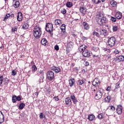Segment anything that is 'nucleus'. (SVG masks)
I'll return each mask as SVG.
<instances>
[{
  "instance_id": "58836bf2",
  "label": "nucleus",
  "mask_w": 124,
  "mask_h": 124,
  "mask_svg": "<svg viewBox=\"0 0 124 124\" xmlns=\"http://www.w3.org/2000/svg\"><path fill=\"white\" fill-rule=\"evenodd\" d=\"M106 102H110L111 100V97L110 96H108L105 98Z\"/></svg>"
},
{
  "instance_id": "423d86ee",
  "label": "nucleus",
  "mask_w": 124,
  "mask_h": 124,
  "mask_svg": "<svg viewBox=\"0 0 124 124\" xmlns=\"http://www.w3.org/2000/svg\"><path fill=\"white\" fill-rule=\"evenodd\" d=\"M116 42V38L114 37H111L108 38L107 41V46L108 47H113L115 46V43Z\"/></svg>"
},
{
  "instance_id": "6e6552de",
  "label": "nucleus",
  "mask_w": 124,
  "mask_h": 124,
  "mask_svg": "<svg viewBox=\"0 0 124 124\" xmlns=\"http://www.w3.org/2000/svg\"><path fill=\"white\" fill-rule=\"evenodd\" d=\"M21 95L16 96V95H14L12 96V101L13 103H16V101H21Z\"/></svg>"
},
{
  "instance_id": "603ef678",
  "label": "nucleus",
  "mask_w": 124,
  "mask_h": 124,
  "mask_svg": "<svg viewBox=\"0 0 124 124\" xmlns=\"http://www.w3.org/2000/svg\"><path fill=\"white\" fill-rule=\"evenodd\" d=\"M53 99H55V101H59L60 99H59V96H55L53 97Z\"/></svg>"
},
{
  "instance_id": "37998d69",
  "label": "nucleus",
  "mask_w": 124,
  "mask_h": 124,
  "mask_svg": "<svg viewBox=\"0 0 124 124\" xmlns=\"http://www.w3.org/2000/svg\"><path fill=\"white\" fill-rule=\"evenodd\" d=\"M9 17H10V14H7L6 15L3 21H6V20H7V19H8L9 18Z\"/></svg>"
},
{
  "instance_id": "13d9d810",
  "label": "nucleus",
  "mask_w": 124,
  "mask_h": 124,
  "mask_svg": "<svg viewBox=\"0 0 124 124\" xmlns=\"http://www.w3.org/2000/svg\"><path fill=\"white\" fill-rule=\"evenodd\" d=\"M87 39H88V38L84 36H82L81 37V40L83 41H85V40H87Z\"/></svg>"
},
{
  "instance_id": "7c9ffc66",
  "label": "nucleus",
  "mask_w": 124,
  "mask_h": 124,
  "mask_svg": "<svg viewBox=\"0 0 124 124\" xmlns=\"http://www.w3.org/2000/svg\"><path fill=\"white\" fill-rule=\"evenodd\" d=\"M47 43V40L46 38H43L41 40V44L43 45V46H46Z\"/></svg>"
},
{
  "instance_id": "79ce46f5",
  "label": "nucleus",
  "mask_w": 124,
  "mask_h": 124,
  "mask_svg": "<svg viewBox=\"0 0 124 124\" xmlns=\"http://www.w3.org/2000/svg\"><path fill=\"white\" fill-rule=\"evenodd\" d=\"M97 118H98V119H99V120H101V119H103V113L99 114L97 116Z\"/></svg>"
},
{
  "instance_id": "e433bc0d",
  "label": "nucleus",
  "mask_w": 124,
  "mask_h": 124,
  "mask_svg": "<svg viewBox=\"0 0 124 124\" xmlns=\"http://www.w3.org/2000/svg\"><path fill=\"white\" fill-rule=\"evenodd\" d=\"M110 4L112 6V7H117L116 1H111L110 2Z\"/></svg>"
},
{
  "instance_id": "a18cd8bd",
  "label": "nucleus",
  "mask_w": 124,
  "mask_h": 124,
  "mask_svg": "<svg viewBox=\"0 0 124 124\" xmlns=\"http://www.w3.org/2000/svg\"><path fill=\"white\" fill-rule=\"evenodd\" d=\"M39 117H40V119H43V118H46L45 115H44V114H43V113L42 112H41L40 114Z\"/></svg>"
},
{
  "instance_id": "09e8293b",
  "label": "nucleus",
  "mask_w": 124,
  "mask_h": 124,
  "mask_svg": "<svg viewBox=\"0 0 124 124\" xmlns=\"http://www.w3.org/2000/svg\"><path fill=\"white\" fill-rule=\"evenodd\" d=\"M61 13L62 14H65V13H66V9L63 8L61 11Z\"/></svg>"
},
{
  "instance_id": "c85d7f7f",
  "label": "nucleus",
  "mask_w": 124,
  "mask_h": 124,
  "mask_svg": "<svg viewBox=\"0 0 124 124\" xmlns=\"http://www.w3.org/2000/svg\"><path fill=\"white\" fill-rule=\"evenodd\" d=\"M9 82V79L7 78H5L4 80L3 81V85L5 86H7L8 85V82Z\"/></svg>"
},
{
  "instance_id": "412c9836",
  "label": "nucleus",
  "mask_w": 124,
  "mask_h": 124,
  "mask_svg": "<svg viewBox=\"0 0 124 124\" xmlns=\"http://www.w3.org/2000/svg\"><path fill=\"white\" fill-rule=\"evenodd\" d=\"M85 82H86V79H85L84 78H82L81 79H78L77 81V85H78V86H82V84L85 83Z\"/></svg>"
},
{
  "instance_id": "2eb2a0df",
  "label": "nucleus",
  "mask_w": 124,
  "mask_h": 124,
  "mask_svg": "<svg viewBox=\"0 0 124 124\" xmlns=\"http://www.w3.org/2000/svg\"><path fill=\"white\" fill-rule=\"evenodd\" d=\"M78 51L79 52H83V51H85L87 48H88V46H87L85 45H78Z\"/></svg>"
},
{
  "instance_id": "f3484780",
  "label": "nucleus",
  "mask_w": 124,
  "mask_h": 124,
  "mask_svg": "<svg viewBox=\"0 0 124 124\" xmlns=\"http://www.w3.org/2000/svg\"><path fill=\"white\" fill-rule=\"evenodd\" d=\"M13 6H14L15 8H18V7L20 6L19 0H13Z\"/></svg>"
},
{
  "instance_id": "774afa93",
  "label": "nucleus",
  "mask_w": 124,
  "mask_h": 124,
  "mask_svg": "<svg viewBox=\"0 0 124 124\" xmlns=\"http://www.w3.org/2000/svg\"><path fill=\"white\" fill-rule=\"evenodd\" d=\"M91 90L92 92H95L97 90V89H91Z\"/></svg>"
},
{
  "instance_id": "1a4fd4ad",
  "label": "nucleus",
  "mask_w": 124,
  "mask_h": 124,
  "mask_svg": "<svg viewBox=\"0 0 124 124\" xmlns=\"http://www.w3.org/2000/svg\"><path fill=\"white\" fill-rule=\"evenodd\" d=\"M92 53H91V51L90 50L85 49V50H84L82 52V55L83 57H84V58H90L91 56H92Z\"/></svg>"
},
{
  "instance_id": "0e129e2a",
  "label": "nucleus",
  "mask_w": 124,
  "mask_h": 124,
  "mask_svg": "<svg viewBox=\"0 0 124 124\" xmlns=\"http://www.w3.org/2000/svg\"><path fill=\"white\" fill-rule=\"evenodd\" d=\"M95 57L97 58V57H98V55H93V58H95Z\"/></svg>"
},
{
  "instance_id": "4be33fe9",
  "label": "nucleus",
  "mask_w": 124,
  "mask_h": 124,
  "mask_svg": "<svg viewBox=\"0 0 124 124\" xmlns=\"http://www.w3.org/2000/svg\"><path fill=\"white\" fill-rule=\"evenodd\" d=\"M3 122H4V115L0 111V124H2Z\"/></svg>"
},
{
  "instance_id": "9d476101",
  "label": "nucleus",
  "mask_w": 124,
  "mask_h": 124,
  "mask_svg": "<svg viewBox=\"0 0 124 124\" xmlns=\"http://www.w3.org/2000/svg\"><path fill=\"white\" fill-rule=\"evenodd\" d=\"M51 69L54 71L55 73H60L62 71L61 68L59 67L53 66L50 67Z\"/></svg>"
},
{
  "instance_id": "c756f323",
  "label": "nucleus",
  "mask_w": 124,
  "mask_h": 124,
  "mask_svg": "<svg viewBox=\"0 0 124 124\" xmlns=\"http://www.w3.org/2000/svg\"><path fill=\"white\" fill-rule=\"evenodd\" d=\"M74 44L72 42H69L67 44V48H73Z\"/></svg>"
},
{
  "instance_id": "5fc2aeb1",
  "label": "nucleus",
  "mask_w": 124,
  "mask_h": 124,
  "mask_svg": "<svg viewBox=\"0 0 124 124\" xmlns=\"http://www.w3.org/2000/svg\"><path fill=\"white\" fill-rule=\"evenodd\" d=\"M93 51H94V52H97L98 50V47H96V46H93Z\"/></svg>"
},
{
  "instance_id": "f03ea898",
  "label": "nucleus",
  "mask_w": 124,
  "mask_h": 124,
  "mask_svg": "<svg viewBox=\"0 0 124 124\" xmlns=\"http://www.w3.org/2000/svg\"><path fill=\"white\" fill-rule=\"evenodd\" d=\"M32 32L33 35L35 38H36V39L40 38L42 34V30L39 25H36L34 27Z\"/></svg>"
},
{
  "instance_id": "473e14b6",
  "label": "nucleus",
  "mask_w": 124,
  "mask_h": 124,
  "mask_svg": "<svg viewBox=\"0 0 124 124\" xmlns=\"http://www.w3.org/2000/svg\"><path fill=\"white\" fill-rule=\"evenodd\" d=\"M62 23V21L61 19H56L55 20V24L56 25H61Z\"/></svg>"
},
{
  "instance_id": "4468645a",
  "label": "nucleus",
  "mask_w": 124,
  "mask_h": 124,
  "mask_svg": "<svg viewBox=\"0 0 124 124\" xmlns=\"http://www.w3.org/2000/svg\"><path fill=\"white\" fill-rule=\"evenodd\" d=\"M70 98L73 101L74 104H77V102H78V100H77V98H76L74 94H71Z\"/></svg>"
},
{
  "instance_id": "5701e85b",
  "label": "nucleus",
  "mask_w": 124,
  "mask_h": 124,
  "mask_svg": "<svg viewBox=\"0 0 124 124\" xmlns=\"http://www.w3.org/2000/svg\"><path fill=\"white\" fill-rule=\"evenodd\" d=\"M66 25L64 24H62L60 27V29L61 30V32L63 33L64 34L65 33V28H66Z\"/></svg>"
},
{
  "instance_id": "338daca9",
  "label": "nucleus",
  "mask_w": 124,
  "mask_h": 124,
  "mask_svg": "<svg viewBox=\"0 0 124 124\" xmlns=\"http://www.w3.org/2000/svg\"><path fill=\"white\" fill-rule=\"evenodd\" d=\"M10 16L11 17V18H14V14H12L10 15Z\"/></svg>"
},
{
  "instance_id": "de8ad7c7",
  "label": "nucleus",
  "mask_w": 124,
  "mask_h": 124,
  "mask_svg": "<svg viewBox=\"0 0 124 124\" xmlns=\"http://www.w3.org/2000/svg\"><path fill=\"white\" fill-rule=\"evenodd\" d=\"M54 49L56 51H59V50H60V47H59V46L58 45H56L54 46Z\"/></svg>"
},
{
  "instance_id": "69168bd1",
  "label": "nucleus",
  "mask_w": 124,
  "mask_h": 124,
  "mask_svg": "<svg viewBox=\"0 0 124 124\" xmlns=\"http://www.w3.org/2000/svg\"><path fill=\"white\" fill-rule=\"evenodd\" d=\"M73 37H74L75 38H76V37H77V35L74 34H73Z\"/></svg>"
},
{
  "instance_id": "e2e57ef3",
  "label": "nucleus",
  "mask_w": 124,
  "mask_h": 124,
  "mask_svg": "<svg viewBox=\"0 0 124 124\" xmlns=\"http://www.w3.org/2000/svg\"><path fill=\"white\" fill-rule=\"evenodd\" d=\"M103 50H104V52H106V51H108V48H105L103 49Z\"/></svg>"
},
{
  "instance_id": "ddd939ff",
  "label": "nucleus",
  "mask_w": 124,
  "mask_h": 124,
  "mask_svg": "<svg viewBox=\"0 0 124 124\" xmlns=\"http://www.w3.org/2000/svg\"><path fill=\"white\" fill-rule=\"evenodd\" d=\"M107 30L105 29H100L99 31L100 36H102L103 37L106 36V35H107Z\"/></svg>"
},
{
  "instance_id": "3c124183",
  "label": "nucleus",
  "mask_w": 124,
  "mask_h": 124,
  "mask_svg": "<svg viewBox=\"0 0 124 124\" xmlns=\"http://www.w3.org/2000/svg\"><path fill=\"white\" fill-rule=\"evenodd\" d=\"M112 30L113 31H118V27L117 26H113Z\"/></svg>"
},
{
  "instance_id": "a211bd4d",
  "label": "nucleus",
  "mask_w": 124,
  "mask_h": 124,
  "mask_svg": "<svg viewBox=\"0 0 124 124\" xmlns=\"http://www.w3.org/2000/svg\"><path fill=\"white\" fill-rule=\"evenodd\" d=\"M79 12L84 14V15H86V14H87V8L85 7H80L79 8Z\"/></svg>"
},
{
  "instance_id": "680f3d73",
  "label": "nucleus",
  "mask_w": 124,
  "mask_h": 124,
  "mask_svg": "<svg viewBox=\"0 0 124 124\" xmlns=\"http://www.w3.org/2000/svg\"><path fill=\"white\" fill-rule=\"evenodd\" d=\"M35 95L36 96H38V94H39V92H35L34 93Z\"/></svg>"
},
{
  "instance_id": "4c0bfd02",
  "label": "nucleus",
  "mask_w": 124,
  "mask_h": 124,
  "mask_svg": "<svg viewBox=\"0 0 124 124\" xmlns=\"http://www.w3.org/2000/svg\"><path fill=\"white\" fill-rule=\"evenodd\" d=\"M18 30V27L15 26L13 27L12 29V32H15V31H17Z\"/></svg>"
},
{
  "instance_id": "ea45409f",
  "label": "nucleus",
  "mask_w": 124,
  "mask_h": 124,
  "mask_svg": "<svg viewBox=\"0 0 124 124\" xmlns=\"http://www.w3.org/2000/svg\"><path fill=\"white\" fill-rule=\"evenodd\" d=\"M92 1L95 4H98V3H100V2H101V0H92Z\"/></svg>"
},
{
  "instance_id": "a19ab883",
  "label": "nucleus",
  "mask_w": 124,
  "mask_h": 124,
  "mask_svg": "<svg viewBox=\"0 0 124 124\" xmlns=\"http://www.w3.org/2000/svg\"><path fill=\"white\" fill-rule=\"evenodd\" d=\"M4 79V78H3V76H1L0 77V85H2V83H3Z\"/></svg>"
},
{
  "instance_id": "c03bdc74",
  "label": "nucleus",
  "mask_w": 124,
  "mask_h": 124,
  "mask_svg": "<svg viewBox=\"0 0 124 124\" xmlns=\"http://www.w3.org/2000/svg\"><path fill=\"white\" fill-rule=\"evenodd\" d=\"M43 79H44V77L43 76H41L40 78L39 83H43Z\"/></svg>"
},
{
  "instance_id": "bb28decb",
  "label": "nucleus",
  "mask_w": 124,
  "mask_h": 124,
  "mask_svg": "<svg viewBox=\"0 0 124 124\" xmlns=\"http://www.w3.org/2000/svg\"><path fill=\"white\" fill-rule=\"evenodd\" d=\"M73 6V3H72V2L67 1L66 3V6L68 8H71V7H72Z\"/></svg>"
},
{
  "instance_id": "cd10ccee",
  "label": "nucleus",
  "mask_w": 124,
  "mask_h": 124,
  "mask_svg": "<svg viewBox=\"0 0 124 124\" xmlns=\"http://www.w3.org/2000/svg\"><path fill=\"white\" fill-rule=\"evenodd\" d=\"M25 106H26V104L24 103H20L18 106V108L20 110H23L24 108H25Z\"/></svg>"
},
{
  "instance_id": "bf43d9fd",
  "label": "nucleus",
  "mask_w": 124,
  "mask_h": 124,
  "mask_svg": "<svg viewBox=\"0 0 124 124\" xmlns=\"http://www.w3.org/2000/svg\"><path fill=\"white\" fill-rule=\"evenodd\" d=\"M113 53L115 54V55H118V54H119V50H118V49H115Z\"/></svg>"
},
{
  "instance_id": "9b49d317",
  "label": "nucleus",
  "mask_w": 124,
  "mask_h": 124,
  "mask_svg": "<svg viewBox=\"0 0 124 124\" xmlns=\"http://www.w3.org/2000/svg\"><path fill=\"white\" fill-rule=\"evenodd\" d=\"M65 104L68 106V107H70L72 105V102L71 101V99L70 97H68L65 98Z\"/></svg>"
},
{
  "instance_id": "c9c22d12",
  "label": "nucleus",
  "mask_w": 124,
  "mask_h": 124,
  "mask_svg": "<svg viewBox=\"0 0 124 124\" xmlns=\"http://www.w3.org/2000/svg\"><path fill=\"white\" fill-rule=\"evenodd\" d=\"M22 28L24 30H27V29H29V24L27 23H24Z\"/></svg>"
},
{
  "instance_id": "49530a36",
  "label": "nucleus",
  "mask_w": 124,
  "mask_h": 124,
  "mask_svg": "<svg viewBox=\"0 0 124 124\" xmlns=\"http://www.w3.org/2000/svg\"><path fill=\"white\" fill-rule=\"evenodd\" d=\"M16 74H17V72H16V71L15 70H13L12 72V75L13 76H15V75H16Z\"/></svg>"
},
{
  "instance_id": "052dcab7",
  "label": "nucleus",
  "mask_w": 124,
  "mask_h": 124,
  "mask_svg": "<svg viewBox=\"0 0 124 124\" xmlns=\"http://www.w3.org/2000/svg\"><path fill=\"white\" fill-rule=\"evenodd\" d=\"M120 88V84H116L115 86V89H119Z\"/></svg>"
},
{
  "instance_id": "39448f33",
  "label": "nucleus",
  "mask_w": 124,
  "mask_h": 124,
  "mask_svg": "<svg viewBox=\"0 0 124 124\" xmlns=\"http://www.w3.org/2000/svg\"><path fill=\"white\" fill-rule=\"evenodd\" d=\"M46 78L48 81H54L55 80V73L52 71H48L46 73Z\"/></svg>"
},
{
  "instance_id": "0eeeda50",
  "label": "nucleus",
  "mask_w": 124,
  "mask_h": 124,
  "mask_svg": "<svg viewBox=\"0 0 124 124\" xmlns=\"http://www.w3.org/2000/svg\"><path fill=\"white\" fill-rule=\"evenodd\" d=\"M46 31L49 32L51 36H53V33H52V31H53V24L50 23L46 24Z\"/></svg>"
},
{
  "instance_id": "20e7f679",
  "label": "nucleus",
  "mask_w": 124,
  "mask_h": 124,
  "mask_svg": "<svg viewBox=\"0 0 124 124\" xmlns=\"http://www.w3.org/2000/svg\"><path fill=\"white\" fill-rule=\"evenodd\" d=\"M103 93H104V91L102 88H98L96 92L95 93V98L98 100V99H100L101 97H102V95H103Z\"/></svg>"
},
{
  "instance_id": "393cba45",
  "label": "nucleus",
  "mask_w": 124,
  "mask_h": 124,
  "mask_svg": "<svg viewBox=\"0 0 124 124\" xmlns=\"http://www.w3.org/2000/svg\"><path fill=\"white\" fill-rule=\"evenodd\" d=\"M69 82L70 87H72V86L75 84V79L74 78H72L69 80Z\"/></svg>"
},
{
  "instance_id": "72a5a7b5",
  "label": "nucleus",
  "mask_w": 124,
  "mask_h": 124,
  "mask_svg": "<svg viewBox=\"0 0 124 124\" xmlns=\"http://www.w3.org/2000/svg\"><path fill=\"white\" fill-rule=\"evenodd\" d=\"M92 34H93V35H94V36H96V37H100L99 33L96 32V31H93L92 32Z\"/></svg>"
},
{
  "instance_id": "7ed1b4c3",
  "label": "nucleus",
  "mask_w": 124,
  "mask_h": 124,
  "mask_svg": "<svg viewBox=\"0 0 124 124\" xmlns=\"http://www.w3.org/2000/svg\"><path fill=\"white\" fill-rule=\"evenodd\" d=\"M100 84H101V81H100L99 78H95L93 82V86H92L91 89L98 90V89L100 88H99L100 87Z\"/></svg>"
},
{
  "instance_id": "f8f14e48",
  "label": "nucleus",
  "mask_w": 124,
  "mask_h": 124,
  "mask_svg": "<svg viewBox=\"0 0 124 124\" xmlns=\"http://www.w3.org/2000/svg\"><path fill=\"white\" fill-rule=\"evenodd\" d=\"M123 111V106L121 105H118L116 108V112L118 115H122Z\"/></svg>"
},
{
  "instance_id": "f257e3e1",
  "label": "nucleus",
  "mask_w": 124,
  "mask_h": 124,
  "mask_svg": "<svg viewBox=\"0 0 124 124\" xmlns=\"http://www.w3.org/2000/svg\"><path fill=\"white\" fill-rule=\"evenodd\" d=\"M96 20L97 23H98L100 26H105L108 30L109 32H111V31L109 30V25L107 24L108 23V19L104 15L103 13L99 12L98 14L97 15Z\"/></svg>"
},
{
  "instance_id": "f704fd0d",
  "label": "nucleus",
  "mask_w": 124,
  "mask_h": 124,
  "mask_svg": "<svg viewBox=\"0 0 124 124\" xmlns=\"http://www.w3.org/2000/svg\"><path fill=\"white\" fill-rule=\"evenodd\" d=\"M31 69L32 72H35V71L37 70V67H36V65H32L31 66Z\"/></svg>"
},
{
  "instance_id": "a878e982",
  "label": "nucleus",
  "mask_w": 124,
  "mask_h": 124,
  "mask_svg": "<svg viewBox=\"0 0 124 124\" xmlns=\"http://www.w3.org/2000/svg\"><path fill=\"white\" fill-rule=\"evenodd\" d=\"M88 120L89 121H93L95 120V116L93 114H90L88 115Z\"/></svg>"
},
{
  "instance_id": "864d4df0",
  "label": "nucleus",
  "mask_w": 124,
  "mask_h": 124,
  "mask_svg": "<svg viewBox=\"0 0 124 124\" xmlns=\"http://www.w3.org/2000/svg\"><path fill=\"white\" fill-rule=\"evenodd\" d=\"M111 20L112 21V22H117V19L114 16H111Z\"/></svg>"
},
{
  "instance_id": "6ab92c4d",
  "label": "nucleus",
  "mask_w": 124,
  "mask_h": 124,
  "mask_svg": "<svg viewBox=\"0 0 124 124\" xmlns=\"http://www.w3.org/2000/svg\"><path fill=\"white\" fill-rule=\"evenodd\" d=\"M17 14V20L18 22H21L23 20V14L21 12H19Z\"/></svg>"
},
{
  "instance_id": "6e6d98bb",
  "label": "nucleus",
  "mask_w": 124,
  "mask_h": 124,
  "mask_svg": "<svg viewBox=\"0 0 124 124\" xmlns=\"http://www.w3.org/2000/svg\"><path fill=\"white\" fill-rule=\"evenodd\" d=\"M107 92H110L111 91V86H108L107 89H106Z\"/></svg>"
},
{
  "instance_id": "8fccbe9b",
  "label": "nucleus",
  "mask_w": 124,
  "mask_h": 124,
  "mask_svg": "<svg viewBox=\"0 0 124 124\" xmlns=\"http://www.w3.org/2000/svg\"><path fill=\"white\" fill-rule=\"evenodd\" d=\"M109 108L111 111H115V107L113 106H110L109 107Z\"/></svg>"
},
{
  "instance_id": "4d7b16f0",
  "label": "nucleus",
  "mask_w": 124,
  "mask_h": 124,
  "mask_svg": "<svg viewBox=\"0 0 124 124\" xmlns=\"http://www.w3.org/2000/svg\"><path fill=\"white\" fill-rule=\"evenodd\" d=\"M85 66H89L90 65V63L88 62H85L84 63Z\"/></svg>"
},
{
  "instance_id": "aec40b11",
  "label": "nucleus",
  "mask_w": 124,
  "mask_h": 124,
  "mask_svg": "<svg viewBox=\"0 0 124 124\" xmlns=\"http://www.w3.org/2000/svg\"><path fill=\"white\" fill-rule=\"evenodd\" d=\"M82 25L84 30H86V31H89V30H90V25H89L87 22H83Z\"/></svg>"
},
{
  "instance_id": "2f4dec72",
  "label": "nucleus",
  "mask_w": 124,
  "mask_h": 124,
  "mask_svg": "<svg viewBox=\"0 0 124 124\" xmlns=\"http://www.w3.org/2000/svg\"><path fill=\"white\" fill-rule=\"evenodd\" d=\"M72 69L73 72H75L76 74H78V73L79 72V68H78V67H75L73 68Z\"/></svg>"
},
{
  "instance_id": "dca6fc26",
  "label": "nucleus",
  "mask_w": 124,
  "mask_h": 124,
  "mask_svg": "<svg viewBox=\"0 0 124 124\" xmlns=\"http://www.w3.org/2000/svg\"><path fill=\"white\" fill-rule=\"evenodd\" d=\"M124 56L123 55H120L116 58L115 62H124Z\"/></svg>"
},
{
  "instance_id": "b1692460",
  "label": "nucleus",
  "mask_w": 124,
  "mask_h": 124,
  "mask_svg": "<svg viewBox=\"0 0 124 124\" xmlns=\"http://www.w3.org/2000/svg\"><path fill=\"white\" fill-rule=\"evenodd\" d=\"M122 16H123V14L120 12H117L115 15L116 18L117 19H118L119 20L122 19Z\"/></svg>"
}]
</instances>
